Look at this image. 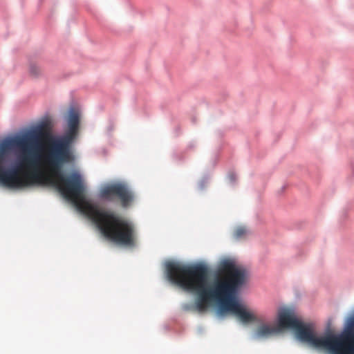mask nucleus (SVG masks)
I'll list each match as a JSON object with an SVG mask.
<instances>
[{"instance_id": "8", "label": "nucleus", "mask_w": 354, "mask_h": 354, "mask_svg": "<svg viewBox=\"0 0 354 354\" xmlns=\"http://www.w3.org/2000/svg\"><path fill=\"white\" fill-rule=\"evenodd\" d=\"M28 71L30 76L32 78H37L43 73L42 69L36 64H30Z\"/></svg>"}, {"instance_id": "2", "label": "nucleus", "mask_w": 354, "mask_h": 354, "mask_svg": "<svg viewBox=\"0 0 354 354\" xmlns=\"http://www.w3.org/2000/svg\"><path fill=\"white\" fill-rule=\"evenodd\" d=\"M169 279L184 290L196 295L195 308L207 310L212 301H216L221 314L230 313L242 323L256 321V317L236 299V295L247 280V270L230 260L222 261L211 286L209 271L202 263L190 266L169 262L166 265Z\"/></svg>"}, {"instance_id": "6", "label": "nucleus", "mask_w": 354, "mask_h": 354, "mask_svg": "<svg viewBox=\"0 0 354 354\" xmlns=\"http://www.w3.org/2000/svg\"><path fill=\"white\" fill-rule=\"evenodd\" d=\"M6 144L0 145V183L8 187V185H15L18 181L15 180L13 172H6V169L2 167L6 160Z\"/></svg>"}, {"instance_id": "4", "label": "nucleus", "mask_w": 354, "mask_h": 354, "mask_svg": "<svg viewBox=\"0 0 354 354\" xmlns=\"http://www.w3.org/2000/svg\"><path fill=\"white\" fill-rule=\"evenodd\" d=\"M102 198L113 201L118 198L121 205L126 208L132 203L134 196L129 187L121 183L110 184L102 187L100 192Z\"/></svg>"}, {"instance_id": "5", "label": "nucleus", "mask_w": 354, "mask_h": 354, "mask_svg": "<svg viewBox=\"0 0 354 354\" xmlns=\"http://www.w3.org/2000/svg\"><path fill=\"white\" fill-rule=\"evenodd\" d=\"M301 321L295 315V311L291 308H283L278 312V329L294 330Z\"/></svg>"}, {"instance_id": "3", "label": "nucleus", "mask_w": 354, "mask_h": 354, "mask_svg": "<svg viewBox=\"0 0 354 354\" xmlns=\"http://www.w3.org/2000/svg\"><path fill=\"white\" fill-rule=\"evenodd\" d=\"M293 330L301 342L324 349L329 354H354V311L346 319L339 333L317 336L310 324L301 321Z\"/></svg>"}, {"instance_id": "12", "label": "nucleus", "mask_w": 354, "mask_h": 354, "mask_svg": "<svg viewBox=\"0 0 354 354\" xmlns=\"http://www.w3.org/2000/svg\"><path fill=\"white\" fill-rule=\"evenodd\" d=\"M185 308L186 310H189V307L188 306H185Z\"/></svg>"}, {"instance_id": "7", "label": "nucleus", "mask_w": 354, "mask_h": 354, "mask_svg": "<svg viewBox=\"0 0 354 354\" xmlns=\"http://www.w3.org/2000/svg\"><path fill=\"white\" fill-rule=\"evenodd\" d=\"M278 332L279 329L277 327L263 324L257 328L254 335L257 338H268L272 335L277 334Z\"/></svg>"}, {"instance_id": "10", "label": "nucleus", "mask_w": 354, "mask_h": 354, "mask_svg": "<svg viewBox=\"0 0 354 354\" xmlns=\"http://www.w3.org/2000/svg\"><path fill=\"white\" fill-rule=\"evenodd\" d=\"M49 127V122L48 121H46L44 122H43L41 125V129L43 130V129H46Z\"/></svg>"}, {"instance_id": "9", "label": "nucleus", "mask_w": 354, "mask_h": 354, "mask_svg": "<svg viewBox=\"0 0 354 354\" xmlns=\"http://www.w3.org/2000/svg\"><path fill=\"white\" fill-rule=\"evenodd\" d=\"M247 234V230L243 227H237L234 232V236L236 239H240Z\"/></svg>"}, {"instance_id": "11", "label": "nucleus", "mask_w": 354, "mask_h": 354, "mask_svg": "<svg viewBox=\"0 0 354 354\" xmlns=\"http://www.w3.org/2000/svg\"><path fill=\"white\" fill-rule=\"evenodd\" d=\"M229 177H230V180H231V181H234V180H235V179H236V176H235V175H234V174H230V175L229 176Z\"/></svg>"}, {"instance_id": "1", "label": "nucleus", "mask_w": 354, "mask_h": 354, "mask_svg": "<svg viewBox=\"0 0 354 354\" xmlns=\"http://www.w3.org/2000/svg\"><path fill=\"white\" fill-rule=\"evenodd\" d=\"M67 124L68 129L61 138L49 140L48 149L44 157V163L49 176L44 175L39 169L37 156L32 150L35 140L34 136L17 137L3 143L6 145V149L9 146H13L22 152L19 164L6 169V172H13L15 180L18 181L17 185H8V187L22 188L36 184L53 185L96 225L105 238L118 245L135 246L136 230L131 221L113 212L102 209L86 200L84 186L80 174L73 172L68 177L64 176V165L75 160L71 145L78 133L80 113L77 110H69Z\"/></svg>"}]
</instances>
